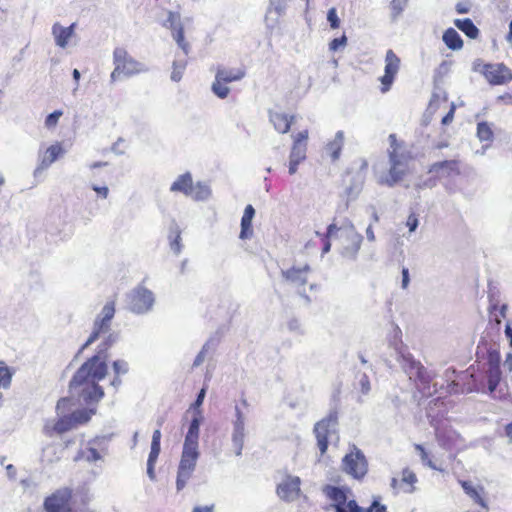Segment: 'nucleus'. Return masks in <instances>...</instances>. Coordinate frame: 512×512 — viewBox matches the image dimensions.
Listing matches in <instances>:
<instances>
[{"instance_id":"1","label":"nucleus","mask_w":512,"mask_h":512,"mask_svg":"<svg viewBox=\"0 0 512 512\" xmlns=\"http://www.w3.org/2000/svg\"><path fill=\"white\" fill-rule=\"evenodd\" d=\"M116 337L109 334L101 343L95 355L88 358L76 371L70 381V388H79V395L86 403L98 402L104 397L103 388L98 384L107 375V351Z\"/></svg>"},{"instance_id":"2","label":"nucleus","mask_w":512,"mask_h":512,"mask_svg":"<svg viewBox=\"0 0 512 512\" xmlns=\"http://www.w3.org/2000/svg\"><path fill=\"white\" fill-rule=\"evenodd\" d=\"M201 417H194L185 435L181 458L177 469L176 488L181 491L191 479L197 465Z\"/></svg>"},{"instance_id":"3","label":"nucleus","mask_w":512,"mask_h":512,"mask_svg":"<svg viewBox=\"0 0 512 512\" xmlns=\"http://www.w3.org/2000/svg\"><path fill=\"white\" fill-rule=\"evenodd\" d=\"M390 148L388 150L390 167L386 176L379 179L380 185L393 187L401 182L409 173L410 155L403 151V143L399 142L395 134L389 135Z\"/></svg>"},{"instance_id":"4","label":"nucleus","mask_w":512,"mask_h":512,"mask_svg":"<svg viewBox=\"0 0 512 512\" xmlns=\"http://www.w3.org/2000/svg\"><path fill=\"white\" fill-rule=\"evenodd\" d=\"M114 69L110 78L112 82L117 81L122 76L130 77L144 71L142 63L134 59L123 47H117L113 52Z\"/></svg>"},{"instance_id":"5","label":"nucleus","mask_w":512,"mask_h":512,"mask_svg":"<svg viewBox=\"0 0 512 512\" xmlns=\"http://www.w3.org/2000/svg\"><path fill=\"white\" fill-rule=\"evenodd\" d=\"M246 75L244 66L237 68H226L219 67L215 74V80L212 83L213 93L220 99H225L230 93V89L227 87L228 83L240 81Z\"/></svg>"},{"instance_id":"6","label":"nucleus","mask_w":512,"mask_h":512,"mask_svg":"<svg viewBox=\"0 0 512 512\" xmlns=\"http://www.w3.org/2000/svg\"><path fill=\"white\" fill-rule=\"evenodd\" d=\"M337 425L338 412L336 410L330 411L326 417L322 418L314 425L313 432L321 456L327 452L329 440L337 432Z\"/></svg>"},{"instance_id":"7","label":"nucleus","mask_w":512,"mask_h":512,"mask_svg":"<svg viewBox=\"0 0 512 512\" xmlns=\"http://www.w3.org/2000/svg\"><path fill=\"white\" fill-rule=\"evenodd\" d=\"M46 512H74V491L70 487H61L48 495L43 502Z\"/></svg>"},{"instance_id":"8","label":"nucleus","mask_w":512,"mask_h":512,"mask_svg":"<svg viewBox=\"0 0 512 512\" xmlns=\"http://www.w3.org/2000/svg\"><path fill=\"white\" fill-rule=\"evenodd\" d=\"M407 362L406 372L409 374L410 379H414L415 385L419 392L424 397L432 396L436 389H431V382L433 377L427 371V369L419 361H415L412 358H405Z\"/></svg>"},{"instance_id":"9","label":"nucleus","mask_w":512,"mask_h":512,"mask_svg":"<svg viewBox=\"0 0 512 512\" xmlns=\"http://www.w3.org/2000/svg\"><path fill=\"white\" fill-rule=\"evenodd\" d=\"M170 190L191 196L195 200H204L210 195V189L206 185L201 183L193 184V179L189 172L180 175L172 183Z\"/></svg>"},{"instance_id":"10","label":"nucleus","mask_w":512,"mask_h":512,"mask_svg":"<svg viewBox=\"0 0 512 512\" xmlns=\"http://www.w3.org/2000/svg\"><path fill=\"white\" fill-rule=\"evenodd\" d=\"M114 315L115 301L111 300L104 305L101 314L95 319L93 330L88 339L86 340V342L81 347V351L90 346L92 343H94L100 337L101 334L109 331L111 321Z\"/></svg>"},{"instance_id":"11","label":"nucleus","mask_w":512,"mask_h":512,"mask_svg":"<svg viewBox=\"0 0 512 512\" xmlns=\"http://www.w3.org/2000/svg\"><path fill=\"white\" fill-rule=\"evenodd\" d=\"M401 60L396 53L389 49L385 55L384 75L379 78L381 83L380 90L382 93L388 92L400 70Z\"/></svg>"},{"instance_id":"12","label":"nucleus","mask_w":512,"mask_h":512,"mask_svg":"<svg viewBox=\"0 0 512 512\" xmlns=\"http://www.w3.org/2000/svg\"><path fill=\"white\" fill-rule=\"evenodd\" d=\"M343 470L355 479H362L367 473V461L360 450L345 455L342 461Z\"/></svg>"},{"instance_id":"13","label":"nucleus","mask_w":512,"mask_h":512,"mask_svg":"<svg viewBox=\"0 0 512 512\" xmlns=\"http://www.w3.org/2000/svg\"><path fill=\"white\" fill-rule=\"evenodd\" d=\"M483 74L491 85H505L512 81V70L505 64H486Z\"/></svg>"},{"instance_id":"14","label":"nucleus","mask_w":512,"mask_h":512,"mask_svg":"<svg viewBox=\"0 0 512 512\" xmlns=\"http://www.w3.org/2000/svg\"><path fill=\"white\" fill-rule=\"evenodd\" d=\"M153 302V294L145 288H138L130 295L131 310L138 314L148 311Z\"/></svg>"},{"instance_id":"15","label":"nucleus","mask_w":512,"mask_h":512,"mask_svg":"<svg viewBox=\"0 0 512 512\" xmlns=\"http://www.w3.org/2000/svg\"><path fill=\"white\" fill-rule=\"evenodd\" d=\"M301 480L297 476H287L278 486L276 492L285 501H292L300 494Z\"/></svg>"},{"instance_id":"16","label":"nucleus","mask_w":512,"mask_h":512,"mask_svg":"<svg viewBox=\"0 0 512 512\" xmlns=\"http://www.w3.org/2000/svg\"><path fill=\"white\" fill-rule=\"evenodd\" d=\"M428 172L436 177H455L460 175V161L457 159L435 162L430 165Z\"/></svg>"},{"instance_id":"17","label":"nucleus","mask_w":512,"mask_h":512,"mask_svg":"<svg viewBox=\"0 0 512 512\" xmlns=\"http://www.w3.org/2000/svg\"><path fill=\"white\" fill-rule=\"evenodd\" d=\"M73 421V418L69 415H65L55 421L47 422L43 427V432L49 437H52L55 434H63L75 428Z\"/></svg>"},{"instance_id":"18","label":"nucleus","mask_w":512,"mask_h":512,"mask_svg":"<svg viewBox=\"0 0 512 512\" xmlns=\"http://www.w3.org/2000/svg\"><path fill=\"white\" fill-rule=\"evenodd\" d=\"M363 242V236L356 231L346 235V243L343 245L341 254L344 258L355 259Z\"/></svg>"},{"instance_id":"19","label":"nucleus","mask_w":512,"mask_h":512,"mask_svg":"<svg viewBox=\"0 0 512 512\" xmlns=\"http://www.w3.org/2000/svg\"><path fill=\"white\" fill-rule=\"evenodd\" d=\"M326 496L334 502L335 512H347V494L346 491L340 487L327 485L324 488Z\"/></svg>"},{"instance_id":"20","label":"nucleus","mask_w":512,"mask_h":512,"mask_svg":"<svg viewBox=\"0 0 512 512\" xmlns=\"http://www.w3.org/2000/svg\"><path fill=\"white\" fill-rule=\"evenodd\" d=\"M269 120L276 131L281 134H285L289 132L291 125L295 120V116L288 115L284 112L270 111Z\"/></svg>"},{"instance_id":"21","label":"nucleus","mask_w":512,"mask_h":512,"mask_svg":"<svg viewBox=\"0 0 512 512\" xmlns=\"http://www.w3.org/2000/svg\"><path fill=\"white\" fill-rule=\"evenodd\" d=\"M75 27V23H72L68 27H63L59 23H55L52 26V34L54 36L56 45H58L61 48H65L70 38L74 34Z\"/></svg>"},{"instance_id":"22","label":"nucleus","mask_w":512,"mask_h":512,"mask_svg":"<svg viewBox=\"0 0 512 512\" xmlns=\"http://www.w3.org/2000/svg\"><path fill=\"white\" fill-rule=\"evenodd\" d=\"M417 481L416 475L409 469L402 471L401 479L393 478L392 486L399 491L410 493L414 490V484Z\"/></svg>"},{"instance_id":"23","label":"nucleus","mask_w":512,"mask_h":512,"mask_svg":"<svg viewBox=\"0 0 512 512\" xmlns=\"http://www.w3.org/2000/svg\"><path fill=\"white\" fill-rule=\"evenodd\" d=\"M310 272L309 265L305 264L303 267H291L282 272L283 277L293 283L305 285L307 283V275Z\"/></svg>"},{"instance_id":"24","label":"nucleus","mask_w":512,"mask_h":512,"mask_svg":"<svg viewBox=\"0 0 512 512\" xmlns=\"http://www.w3.org/2000/svg\"><path fill=\"white\" fill-rule=\"evenodd\" d=\"M255 215V209L252 205H247L244 209L243 216L241 218V231H240V239H248L253 235V227L252 220Z\"/></svg>"},{"instance_id":"25","label":"nucleus","mask_w":512,"mask_h":512,"mask_svg":"<svg viewBox=\"0 0 512 512\" xmlns=\"http://www.w3.org/2000/svg\"><path fill=\"white\" fill-rule=\"evenodd\" d=\"M238 418L234 423V432L232 436L233 444L236 448V455L239 456L242 453L243 445H244V420L242 414L239 410H237Z\"/></svg>"},{"instance_id":"26","label":"nucleus","mask_w":512,"mask_h":512,"mask_svg":"<svg viewBox=\"0 0 512 512\" xmlns=\"http://www.w3.org/2000/svg\"><path fill=\"white\" fill-rule=\"evenodd\" d=\"M461 487L464 492L481 508L484 510H488V505L485 499L482 496L484 493V488L480 487L479 489L475 488L469 481L461 480L459 481Z\"/></svg>"},{"instance_id":"27","label":"nucleus","mask_w":512,"mask_h":512,"mask_svg":"<svg viewBox=\"0 0 512 512\" xmlns=\"http://www.w3.org/2000/svg\"><path fill=\"white\" fill-rule=\"evenodd\" d=\"M344 144V134L338 131L332 141L326 145V151L332 161L339 159Z\"/></svg>"},{"instance_id":"28","label":"nucleus","mask_w":512,"mask_h":512,"mask_svg":"<svg viewBox=\"0 0 512 512\" xmlns=\"http://www.w3.org/2000/svg\"><path fill=\"white\" fill-rule=\"evenodd\" d=\"M442 39L445 45L451 50H460L463 48L464 42L459 33L453 28L446 29Z\"/></svg>"},{"instance_id":"29","label":"nucleus","mask_w":512,"mask_h":512,"mask_svg":"<svg viewBox=\"0 0 512 512\" xmlns=\"http://www.w3.org/2000/svg\"><path fill=\"white\" fill-rule=\"evenodd\" d=\"M454 25L471 39H476L479 36V29L469 18L455 19Z\"/></svg>"},{"instance_id":"30","label":"nucleus","mask_w":512,"mask_h":512,"mask_svg":"<svg viewBox=\"0 0 512 512\" xmlns=\"http://www.w3.org/2000/svg\"><path fill=\"white\" fill-rule=\"evenodd\" d=\"M112 368L115 375L111 381V385L117 388L121 385L122 382L120 377L128 373L129 365L124 360H116L112 363Z\"/></svg>"},{"instance_id":"31","label":"nucleus","mask_w":512,"mask_h":512,"mask_svg":"<svg viewBox=\"0 0 512 512\" xmlns=\"http://www.w3.org/2000/svg\"><path fill=\"white\" fill-rule=\"evenodd\" d=\"M161 431L156 429L152 435L151 449L147 462L156 464L161 451Z\"/></svg>"},{"instance_id":"32","label":"nucleus","mask_w":512,"mask_h":512,"mask_svg":"<svg viewBox=\"0 0 512 512\" xmlns=\"http://www.w3.org/2000/svg\"><path fill=\"white\" fill-rule=\"evenodd\" d=\"M338 230L339 228L337 227V225L335 223H332L327 227L326 233L316 232V235L320 239V242L322 244V254H326L330 251V237L334 235Z\"/></svg>"},{"instance_id":"33","label":"nucleus","mask_w":512,"mask_h":512,"mask_svg":"<svg viewBox=\"0 0 512 512\" xmlns=\"http://www.w3.org/2000/svg\"><path fill=\"white\" fill-rule=\"evenodd\" d=\"M96 413V409H80L77 411H74L73 413L69 414L71 418H73L74 427L76 428L78 425L86 424L90 421L92 415Z\"/></svg>"},{"instance_id":"34","label":"nucleus","mask_w":512,"mask_h":512,"mask_svg":"<svg viewBox=\"0 0 512 512\" xmlns=\"http://www.w3.org/2000/svg\"><path fill=\"white\" fill-rule=\"evenodd\" d=\"M171 28L173 29L172 35L177 45L184 51L185 54H188L190 50V45L185 40L183 26L181 24H179L178 26H174L173 23H171Z\"/></svg>"},{"instance_id":"35","label":"nucleus","mask_w":512,"mask_h":512,"mask_svg":"<svg viewBox=\"0 0 512 512\" xmlns=\"http://www.w3.org/2000/svg\"><path fill=\"white\" fill-rule=\"evenodd\" d=\"M501 369L500 368H488L487 370V382L489 393L492 394L501 381Z\"/></svg>"},{"instance_id":"36","label":"nucleus","mask_w":512,"mask_h":512,"mask_svg":"<svg viewBox=\"0 0 512 512\" xmlns=\"http://www.w3.org/2000/svg\"><path fill=\"white\" fill-rule=\"evenodd\" d=\"M63 152V148L59 143L49 146L45 152L44 162L47 164L53 163L63 154Z\"/></svg>"},{"instance_id":"37","label":"nucleus","mask_w":512,"mask_h":512,"mask_svg":"<svg viewBox=\"0 0 512 512\" xmlns=\"http://www.w3.org/2000/svg\"><path fill=\"white\" fill-rule=\"evenodd\" d=\"M414 449L419 453L420 459L425 466H428L429 468L434 469V470H440L436 466L435 462L432 460L428 451L425 449V447L423 445L415 444Z\"/></svg>"},{"instance_id":"38","label":"nucleus","mask_w":512,"mask_h":512,"mask_svg":"<svg viewBox=\"0 0 512 512\" xmlns=\"http://www.w3.org/2000/svg\"><path fill=\"white\" fill-rule=\"evenodd\" d=\"M489 313L493 316L494 321L497 325H500L503 318H506L507 305L503 304L499 309L496 303H491L489 307Z\"/></svg>"},{"instance_id":"39","label":"nucleus","mask_w":512,"mask_h":512,"mask_svg":"<svg viewBox=\"0 0 512 512\" xmlns=\"http://www.w3.org/2000/svg\"><path fill=\"white\" fill-rule=\"evenodd\" d=\"M477 136L481 141H490L493 138V131L487 122L478 123Z\"/></svg>"},{"instance_id":"40","label":"nucleus","mask_w":512,"mask_h":512,"mask_svg":"<svg viewBox=\"0 0 512 512\" xmlns=\"http://www.w3.org/2000/svg\"><path fill=\"white\" fill-rule=\"evenodd\" d=\"M170 247L176 253L179 254L182 248L181 245V232L178 228L171 230L169 234Z\"/></svg>"},{"instance_id":"41","label":"nucleus","mask_w":512,"mask_h":512,"mask_svg":"<svg viewBox=\"0 0 512 512\" xmlns=\"http://www.w3.org/2000/svg\"><path fill=\"white\" fill-rule=\"evenodd\" d=\"M63 115V112L61 110H56L49 114L45 119V126L48 129L55 128L58 124V121L60 117Z\"/></svg>"},{"instance_id":"42","label":"nucleus","mask_w":512,"mask_h":512,"mask_svg":"<svg viewBox=\"0 0 512 512\" xmlns=\"http://www.w3.org/2000/svg\"><path fill=\"white\" fill-rule=\"evenodd\" d=\"M306 156V145H298L294 144L291 149L290 158H295L297 160H304Z\"/></svg>"},{"instance_id":"43","label":"nucleus","mask_w":512,"mask_h":512,"mask_svg":"<svg viewBox=\"0 0 512 512\" xmlns=\"http://www.w3.org/2000/svg\"><path fill=\"white\" fill-rule=\"evenodd\" d=\"M185 67H186V63L184 62H174L173 63V70H172V73H171V78L173 81H180L181 78H182V75L184 73V70H185Z\"/></svg>"},{"instance_id":"44","label":"nucleus","mask_w":512,"mask_h":512,"mask_svg":"<svg viewBox=\"0 0 512 512\" xmlns=\"http://www.w3.org/2000/svg\"><path fill=\"white\" fill-rule=\"evenodd\" d=\"M327 20L329 21L330 23V27L332 29H337L339 28L340 26V20L337 16V11H336V8L332 7L328 10V13H327Z\"/></svg>"},{"instance_id":"45","label":"nucleus","mask_w":512,"mask_h":512,"mask_svg":"<svg viewBox=\"0 0 512 512\" xmlns=\"http://www.w3.org/2000/svg\"><path fill=\"white\" fill-rule=\"evenodd\" d=\"M347 44V37L345 35H342L341 37L339 38H334L330 43H329V49L330 51L332 52H335L337 51L339 48H343L345 47Z\"/></svg>"},{"instance_id":"46","label":"nucleus","mask_w":512,"mask_h":512,"mask_svg":"<svg viewBox=\"0 0 512 512\" xmlns=\"http://www.w3.org/2000/svg\"><path fill=\"white\" fill-rule=\"evenodd\" d=\"M500 353L497 350L490 351L488 354L489 368H500Z\"/></svg>"},{"instance_id":"47","label":"nucleus","mask_w":512,"mask_h":512,"mask_svg":"<svg viewBox=\"0 0 512 512\" xmlns=\"http://www.w3.org/2000/svg\"><path fill=\"white\" fill-rule=\"evenodd\" d=\"M345 508L347 512H371L370 506L368 508L360 507L355 500H349Z\"/></svg>"},{"instance_id":"48","label":"nucleus","mask_w":512,"mask_h":512,"mask_svg":"<svg viewBox=\"0 0 512 512\" xmlns=\"http://www.w3.org/2000/svg\"><path fill=\"white\" fill-rule=\"evenodd\" d=\"M458 14H467L471 11V3L469 0L460 1L455 5Z\"/></svg>"},{"instance_id":"49","label":"nucleus","mask_w":512,"mask_h":512,"mask_svg":"<svg viewBox=\"0 0 512 512\" xmlns=\"http://www.w3.org/2000/svg\"><path fill=\"white\" fill-rule=\"evenodd\" d=\"M419 221L417 215L415 213H411L406 221V226L409 228L410 232H413L418 227Z\"/></svg>"},{"instance_id":"50","label":"nucleus","mask_w":512,"mask_h":512,"mask_svg":"<svg viewBox=\"0 0 512 512\" xmlns=\"http://www.w3.org/2000/svg\"><path fill=\"white\" fill-rule=\"evenodd\" d=\"M307 140H308V130H303L294 136L293 143L298 144V145H306Z\"/></svg>"},{"instance_id":"51","label":"nucleus","mask_w":512,"mask_h":512,"mask_svg":"<svg viewBox=\"0 0 512 512\" xmlns=\"http://www.w3.org/2000/svg\"><path fill=\"white\" fill-rule=\"evenodd\" d=\"M205 394H206V387H203L200 390V392H199L195 402L191 405V408L198 409L202 405V403L204 401Z\"/></svg>"},{"instance_id":"52","label":"nucleus","mask_w":512,"mask_h":512,"mask_svg":"<svg viewBox=\"0 0 512 512\" xmlns=\"http://www.w3.org/2000/svg\"><path fill=\"white\" fill-rule=\"evenodd\" d=\"M92 189L97 193V195L102 198V199H106L108 197V194H109V189L108 187L106 186H96V185H93L92 186Z\"/></svg>"},{"instance_id":"53","label":"nucleus","mask_w":512,"mask_h":512,"mask_svg":"<svg viewBox=\"0 0 512 512\" xmlns=\"http://www.w3.org/2000/svg\"><path fill=\"white\" fill-rule=\"evenodd\" d=\"M454 113H455V105L452 103L451 106H450V110L448 111V113L442 118V121L441 123L443 125H448L450 124L452 121H453V118H454Z\"/></svg>"},{"instance_id":"54","label":"nucleus","mask_w":512,"mask_h":512,"mask_svg":"<svg viewBox=\"0 0 512 512\" xmlns=\"http://www.w3.org/2000/svg\"><path fill=\"white\" fill-rule=\"evenodd\" d=\"M86 459L90 462H94L100 459V454L96 448L90 447L87 450Z\"/></svg>"},{"instance_id":"55","label":"nucleus","mask_w":512,"mask_h":512,"mask_svg":"<svg viewBox=\"0 0 512 512\" xmlns=\"http://www.w3.org/2000/svg\"><path fill=\"white\" fill-rule=\"evenodd\" d=\"M371 512H388L387 507L378 500H374L370 505Z\"/></svg>"},{"instance_id":"56","label":"nucleus","mask_w":512,"mask_h":512,"mask_svg":"<svg viewBox=\"0 0 512 512\" xmlns=\"http://www.w3.org/2000/svg\"><path fill=\"white\" fill-rule=\"evenodd\" d=\"M391 8H392V11H393V15L394 16H398L402 12V10H403L402 1L401 0H392L391 1Z\"/></svg>"},{"instance_id":"57","label":"nucleus","mask_w":512,"mask_h":512,"mask_svg":"<svg viewBox=\"0 0 512 512\" xmlns=\"http://www.w3.org/2000/svg\"><path fill=\"white\" fill-rule=\"evenodd\" d=\"M409 270L408 268H403L402 269V288L403 289H406L408 287V284H409Z\"/></svg>"},{"instance_id":"58","label":"nucleus","mask_w":512,"mask_h":512,"mask_svg":"<svg viewBox=\"0 0 512 512\" xmlns=\"http://www.w3.org/2000/svg\"><path fill=\"white\" fill-rule=\"evenodd\" d=\"M300 162H301L300 160H297L295 158H290V161H289V173L291 175L296 173L298 165H299Z\"/></svg>"},{"instance_id":"59","label":"nucleus","mask_w":512,"mask_h":512,"mask_svg":"<svg viewBox=\"0 0 512 512\" xmlns=\"http://www.w3.org/2000/svg\"><path fill=\"white\" fill-rule=\"evenodd\" d=\"M192 512H214V505L210 506H196Z\"/></svg>"},{"instance_id":"60","label":"nucleus","mask_w":512,"mask_h":512,"mask_svg":"<svg viewBox=\"0 0 512 512\" xmlns=\"http://www.w3.org/2000/svg\"><path fill=\"white\" fill-rule=\"evenodd\" d=\"M147 474L151 480H155V464L147 462Z\"/></svg>"},{"instance_id":"61","label":"nucleus","mask_w":512,"mask_h":512,"mask_svg":"<svg viewBox=\"0 0 512 512\" xmlns=\"http://www.w3.org/2000/svg\"><path fill=\"white\" fill-rule=\"evenodd\" d=\"M504 332H505L506 338L509 341L510 347H512V326L509 323L506 324Z\"/></svg>"},{"instance_id":"62","label":"nucleus","mask_w":512,"mask_h":512,"mask_svg":"<svg viewBox=\"0 0 512 512\" xmlns=\"http://www.w3.org/2000/svg\"><path fill=\"white\" fill-rule=\"evenodd\" d=\"M504 365L509 371H512V353L506 355Z\"/></svg>"},{"instance_id":"63","label":"nucleus","mask_w":512,"mask_h":512,"mask_svg":"<svg viewBox=\"0 0 512 512\" xmlns=\"http://www.w3.org/2000/svg\"><path fill=\"white\" fill-rule=\"evenodd\" d=\"M366 236L368 238L369 241H374L375 240V234H374V231H373V227L371 225H369L366 229Z\"/></svg>"},{"instance_id":"64","label":"nucleus","mask_w":512,"mask_h":512,"mask_svg":"<svg viewBox=\"0 0 512 512\" xmlns=\"http://www.w3.org/2000/svg\"><path fill=\"white\" fill-rule=\"evenodd\" d=\"M505 434L512 441V422L506 425Z\"/></svg>"}]
</instances>
